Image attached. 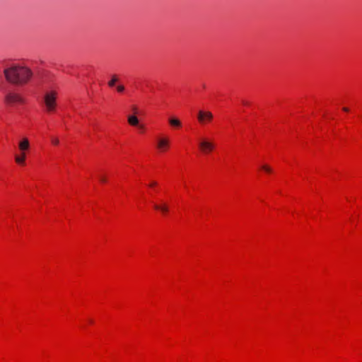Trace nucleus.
<instances>
[{"label":"nucleus","mask_w":362,"mask_h":362,"mask_svg":"<svg viewBox=\"0 0 362 362\" xmlns=\"http://www.w3.org/2000/svg\"><path fill=\"white\" fill-rule=\"evenodd\" d=\"M6 79L13 84L26 83L33 76L32 71L25 66H13L4 71Z\"/></svg>","instance_id":"obj_1"},{"label":"nucleus","mask_w":362,"mask_h":362,"mask_svg":"<svg viewBox=\"0 0 362 362\" xmlns=\"http://www.w3.org/2000/svg\"><path fill=\"white\" fill-rule=\"evenodd\" d=\"M57 92L56 90H47L43 96V103L48 112H54L57 107Z\"/></svg>","instance_id":"obj_2"},{"label":"nucleus","mask_w":362,"mask_h":362,"mask_svg":"<svg viewBox=\"0 0 362 362\" xmlns=\"http://www.w3.org/2000/svg\"><path fill=\"white\" fill-rule=\"evenodd\" d=\"M30 148V142L27 138H23L19 141L18 148L21 151L20 154L15 155V161L18 165H24L26 158V151Z\"/></svg>","instance_id":"obj_3"},{"label":"nucleus","mask_w":362,"mask_h":362,"mask_svg":"<svg viewBox=\"0 0 362 362\" xmlns=\"http://www.w3.org/2000/svg\"><path fill=\"white\" fill-rule=\"evenodd\" d=\"M5 101L10 105L21 104L24 103V99L19 94L9 92L5 96Z\"/></svg>","instance_id":"obj_4"},{"label":"nucleus","mask_w":362,"mask_h":362,"mask_svg":"<svg viewBox=\"0 0 362 362\" xmlns=\"http://www.w3.org/2000/svg\"><path fill=\"white\" fill-rule=\"evenodd\" d=\"M214 118L212 112L210 111L199 110L197 114V119L202 124L211 122Z\"/></svg>","instance_id":"obj_5"},{"label":"nucleus","mask_w":362,"mask_h":362,"mask_svg":"<svg viewBox=\"0 0 362 362\" xmlns=\"http://www.w3.org/2000/svg\"><path fill=\"white\" fill-rule=\"evenodd\" d=\"M170 146V140L167 137H159L157 139L156 148L160 152H164L168 149Z\"/></svg>","instance_id":"obj_6"},{"label":"nucleus","mask_w":362,"mask_h":362,"mask_svg":"<svg viewBox=\"0 0 362 362\" xmlns=\"http://www.w3.org/2000/svg\"><path fill=\"white\" fill-rule=\"evenodd\" d=\"M199 146L201 151L204 153H209L214 148V143L208 139H202Z\"/></svg>","instance_id":"obj_7"},{"label":"nucleus","mask_w":362,"mask_h":362,"mask_svg":"<svg viewBox=\"0 0 362 362\" xmlns=\"http://www.w3.org/2000/svg\"><path fill=\"white\" fill-rule=\"evenodd\" d=\"M128 123L132 127H137L139 124V120L136 115H129L127 117Z\"/></svg>","instance_id":"obj_8"},{"label":"nucleus","mask_w":362,"mask_h":362,"mask_svg":"<svg viewBox=\"0 0 362 362\" xmlns=\"http://www.w3.org/2000/svg\"><path fill=\"white\" fill-rule=\"evenodd\" d=\"M154 208H155V209L160 210L163 214H165L168 211V206L166 204H163V205L155 204Z\"/></svg>","instance_id":"obj_9"},{"label":"nucleus","mask_w":362,"mask_h":362,"mask_svg":"<svg viewBox=\"0 0 362 362\" xmlns=\"http://www.w3.org/2000/svg\"><path fill=\"white\" fill-rule=\"evenodd\" d=\"M169 123L171 126H173L175 127H180L181 126L180 121L176 118H170Z\"/></svg>","instance_id":"obj_10"},{"label":"nucleus","mask_w":362,"mask_h":362,"mask_svg":"<svg viewBox=\"0 0 362 362\" xmlns=\"http://www.w3.org/2000/svg\"><path fill=\"white\" fill-rule=\"evenodd\" d=\"M118 81V78L117 76H112V79L108 82V85L110 87H113L115 85V83Z\"/></svg>","instance_id":"obj_11"},{"label":"nucleus","mask_w":362,"mask_h":362,"mask_svg":"<svg viewBox=\"0 0 362 362\" xmlns=\"http://www.w3.org/2000/svg\"><path fill=\"white\" fill-rule=\"evenodd\" d=\"M262 169L264 170L265 172L269 173L272 172V168L269 165H263L262 166Z\"/></svg>","instance_id":"obj_12"},{"label":"nucleus","mask_w":362,"mask_h":362,"mask_svg":"<svg viewBox=\"0 0 362 362\" xmlns=\"http://www.w3.org/2000/svg\"><path fill=\"white\" fill-rule=\"evenodd\" d=\"M51 141H52V144H54V145H58L59 144V140L57 137H52Z\"/></svg>","instance_id":"obj_13"},{"label":"nucleus","mask_w":362,"mask_h":362,"mask_svg":"<svg viewBox=\"0 0 362 362\" xmlns=\"http://www.w3.org/2000/svg\"><path fill=\"white\" fill-rule=\"evenodd\" d=\"M98 178L100 181L103 183H105L107 182V178L104 175H99Z\"/></svg>","instance_id":"obj_14"},{"label":"nucleus","mask_w":362,"mask_h":362,"mask_svg":"<svg viewBox=\"0 0 362 362\" xmlns=\"http://www.w3.org/2000/svg\"><path fill=\"white\" fill-rule=\"evenodd\" d=\"M117 90L118 92L122 93L124 90V86L122 85H119L117 87Z\"/></svg>","instance_id":"obj_15"},{"label":"nucleus","mask_w":362,"mask_h":362,"mask_svg":"<svg viewBox=\"0 0 362 362\" xmlns=\"http://www.w3.org/2000/svg\"><path fill=\"white\" fill-rule=\"evenodd\" d=\"M132 110L135 114H136L138 111V107L136 105H133L132 107Z\"/></svg>","instance_id":"obj_16"},{"label":"nucleus","mask_w":362,"mask_h":362,"mask_svg":"<svg viewBox=\"0 0 362 362\" xmlns=\"http://www.w3.org/2000/svg\"><path fill=\"white\" fill-rule=\"evenodd\" d=\"M137 127H138L140 129H141V130H144V129H145V127H144V124H139V126H137Z\"/></svg>","instance_id":"obj_17"},{"label":"nucleus","mask_w":362,"mask_h":362,"mask_svg":"<svg viewBox=\"0 0 362 362\" xmlns=\"http://www.w3.org/2000/svg\"><path fill=\"white\" fill-rule=\"evenodd\" d=\"M157 185V183L156 182H152L151 184H150V187H154Z\"/></svg>","instance_id":"obj_18"},{"label":"nucleus","mask_w":362,"mask_h":362,"mask_svg":"<svg viewBox=\"0 0 362 362\" xmlns=\"http://www.w3.org/2000/svg\"><path fill=\"white\" fill-rule=\"evenodd\" d=\"M243 105H248V103H247V101L243 100Z\"/></svg>","instance_id":"obj_19"},{"label":"nucleus","mask_w":362,"mask_h":362,"mask_svg":"<svg viewBox=\"0 0 362 362\" xmlns=\"http://www.w3.org/2000/svg\"><path fill=\"white\" fill-rule=\"evenodd\" d=\"M343 110L345 111V112H349V108L347 107H344L343 108Z\"/></svg>","instance_id":"obj_20"}]
</instances>
